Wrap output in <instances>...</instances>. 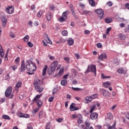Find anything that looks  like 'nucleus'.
<instances>
[{"label":"nucleus","mask_w":129,"mask_h":129,"mask_svg":"<svg viewBox=\"0 0 129 129\" xmlns=\"http://www.w3.org/2000/svg\"><path fill=\"white\" fill-rule=\"evenodd\" d=\"M26 68L28 71H30V72H34L37 69L36 66H35V64L33 63L32 61L27 60L25 64V61L23 60L21 65L20 72H25V69H26Z\"/></svg>","instance_id":"1"},{"label":"nucleus","mask_w":129,"mask_h":129,"mask_svg":"<svg viewBox=\"0 0 129 129\" xmlns=\"http://www.w3.org/2000/svg\"><path fill=\"white\" fill-rule=\"evenodd\" d=\"M41 96H42V94L37 95L32 100L33 102H35L37 104V106H38L32 111L33 113H37L41 107H42V105H43V102L40 99Z\"/></svg>","instance_id":"2"},{"label":"nucleus","mask_w":129,"mask_h":129,"mask_svg":"<svg viewBox=\"0 0 129 129\" xmlns=\"http://www.w3.org/2000/svg\"><path fill=\"white\" fill-rule=\"evenodd\" d=\"M93 72L95 74V76H96V66L94 64H92L91 65V68L90 66L89 65L88 66V68L87 71L85 72V73H89V72Z\"/></svg>","instance_id":"3"},{"label":"nucleus","mask_w":129,"mask_h":129,"mask_svg":"<svg viewBox=\"0 0 129 129\" xmlns=\"http://www.w3.org/2000/svg\"><path fill=\"white\" fill-rule=\"evenodd\" d=\"M12 90L13 88L12 87H9L5 91V96H6V97H9L10 95V98H13V97H14V95L12 94Z\"/></svg>","instance_id":"4"},{"label":"nucleus","mask_w":129,"mask_h":129,"mask_svg":"<svg viewBox=\"0 0 129 129\" xmlns=\"http://www.w3.org/2000/svg\"><path fill=\"white\" fill-rule=\"evenodd\" d=\"M95 13L98 14V17H99L100 20L103 19L104 17V12L101 9H98L95 10Z\"/></svg>","instance_id":"5"},{"label":"nucleus","mask_w":129,"mask_h":129,"mask_svg":"<svg viewBox=\"0 0 129 129\" xmlns=\"http://www.w3.org/2000/svg\"><path fill=\"white\" fill-rule=\"evenodd\" d=\"M57 66H58V61L57 60L53 61L50 66L51 72H53V71H55V70L57 68Z\"/></svg>","instance_id":"6"},{"label":"nucleus","mask_w":129,"mask_h":129,"mask_svg":"<svg viewBox=\"0 0 129 129\" xmlns=\"http://www.w3.org/2000/svg\"><path fill=\"white\" fill-rule=\"evenodd\" d=\"M14 10H15L14 6H9L5 11L7 14L12 15V14H14Z\"/></svg>","instance_id":"7"},{"label":"nucleus","mask_w":129,"mask_h":129,"mask_svg":"<svg viewBox=\"0 0 129 129\" xmlns=\"http://www.w3.org/2000/svg\"><path fill=\"white\" fill-rule=\"evenodd\" d=\"M99 91L101 93H102L103 95L105 97H107L109 96V95H110L109 92H108V91L105 90V89H100Z\"/></svg>","instance_id":"8"},{"label":"nucleus","mask_w":129,"mask_h":129,"mask_svg":"<svg viewBox=\"0 0 129 129\" xmlns=\"http://www.w3.org/2000/svg\"><path fill=\"white\" fill-rule=\"evenodd\" d=\"M107 58V56L106 55V53L103 52L101 55L99 56L98 57V60L100 61H103V59H106Z\"/></svg>","instance_id":"9"},{"label":"nucleus","mask_w":129,"mask_h":129,"mask_svg":"<svg viewBox=\"0 0 129 129\" xmlns=\"http://www.w3.org/2000/svg\"><path fill=\"white\" fill-rule=\"evenodd\" d=\"M70 109L71 111H74L75 110H78L79 108L78 107L75 106V103H73L71 104L70 106Z\"/></svg>","instance_id":"10"},{"label":"nucleus","mask_w":129,"mask_h":129,"mask_svg":"<svg viewBox=\"0 0 129 129\" xmlns=\"http://www.w3.org/2000/svg\"><path fill=\"white\" fill-rule=\"evenodd\" d=\"M92 96H87L86 98L84 99V103H90V102H91L92 101Z\"/></svg>","instance_id":"11"},{"label":"nucleus","mask_w":129,"mask_h":129,"mask_svg":"<svg viewBox=\"0 0 129 129\" xmlns=\"http://www.w3.org/2000/svg\"><path fill=\"white\" fill-rule=\"evenodd\" d=\"M34 87H38V86L41 85V81L39 79H37L35 80L34 83Z\"/></svg>","instance_id":"12"},{"label":"nucleus","mask_w":129,"mask_h":129,"mask_svg":"<svg viewBox=\"0 0 129 129\" xmlns=\"http://www.w3.org/2000/svg\"><path fill=\"white\" fill-rule=\"evenodd\" d=\"M44 39L45 40L46 42L48 43V44H52V41L49 38V36H48V34H45L44 35Z\"/></svg>","instance_id":"13"},{"label":"nucleus","mask_w":129,"mask_h":129,"mask_svg":"<svg viewBox=\"0 0 129 129\" xmlns=\"http://www.w3.org/2000/svg\"><path fill=\"white\" fill-rule=\"evenodd\" d=\"M98 117V114H97L96 113H93L90 115V118L93 120H94L95 119H96Z\"/></svg>","instance_id":"14"},{"label":"nucleus","mask_w":129,"mask_h":129,"mask_svg":"<svg viewBox=\"0 0 129 129\" xmlns=\"http://www.w3.org/2000/svg\"><path fill=\"white\" fill-rule=\"evenodd\" d=\"M117 72L119 74H126V71L123 68L119 69Z\"/></svg>","instance_id":"15"},{"label":"nucleus","mask_w":129,"mask_h":129,"mask_svg":"<svg viewBox=\"0 0 129 129\" xmlns=\"http://www.w3.org/2000/svg\"><path fill=\"white\" fill-rule=\"evenodd\" d=\"M35 90L36 91H38V92H42V91L44 90V89L41 85L37 86V87H35Z\"/></svg>","instance_id":"16"},{"label":"nucleus","mask_w":129,"mask_h":129,"mask_svg":"<svg viewBox=\"0 0 129 129\" xmlns=\"http://www.w3.org/2000/svg\"><path fill=\"white\" fill-rule=\"evenodd\" d=\"M7 18H6V17H3L2 18V25H3V27H6V26L7 25Z\"/></svg>","instance_id":"17"},{"label":"nucleus","mask_w":129,"mask_h":129,"mask_svg":"<svg viewBox=\"0 0 129 129\" xmlns=\"http://www.w3.org/2000/svg\"><path fill=\"white\" fill-rule=\"evenodd\" d=\"M69 14V11L67 10L62 13V17L64 18L66 20H67V16H68Z\"/></svg>","instance_id":"18"},{"label":"nucleus","mask_w":129,"mask_h":129,"mask_svg":"<svg viewBox=\"0 0 129 129\" xmlns=\"http://www.w3.org/2000/svg\"><path fill=\"white\" fill-rule=\"evenodd\" d=\"M78 118H79L78 120V123L79 124H80L82 122V116L81 115V114H78Z\"/></svg>","instance_id":"19"},{"label":"nucleus","mask_w":129,"mask_h":129,"mask_svg":"<svg viewBox=\"0 0 129 129\" xmlns=\"http://www.w3.org/2000/svg\"><path fill=\"white\" fill-rule=\"evenodd\" d=\"M47 69H48V66L45 65L44 66V68H43V70H42V75H43V76H45V75H46V72Z\"/></svg>","instance_id":"20"},{"label":"nucleus","mask_w":129,"mask_h":129,"mask_svg":"<svg viewBox=\"0 0 129 129\" xmlns=\"http://www.w3.org/2000/svg\"><path fill=\"white\" fill-rule=\"evenodd\" d=\"M0 56L2 58L5 56V52H4V49H3V47L2 45L0 44Z\"/></svg>","instance_id":"21"},{"label":"nucleus","mask_w":129,"mask_h":129,"mask_svg":"<svg viewBox=\"0 0 129 129\" xmlns=\"http://www.w3.org/2000/svg\"><path fill=\"white\" fill-rule=\"evenodd\" d=\"M20 86H22V82H18L17 83L16 86H15V89L16 90H18L19 88H20Z\"/></svg>","instance_id":"22"},{"label":"nucleus","mask_w":129,"mask_h":129,"mask_svg":"<svg viewBox=\"0 0 129 129\" xmlns=\"http://www.w3.org/2000/svg\"><path fill=\"white\" fill-rule=\"evenodd\" d=\"M52 18V15H51V13L49 12L46 15V19L47 21H51V19Z\"/></svg>","instance_id":"23"},{"label":"nucleus","mask_w":129,"mask_h":129,"mask_svg":"<svg viewBox=\"0 0 129 129\" xmlns=\"http://www.w3.org/2000/svg\"><path fill=\"white\" fill-rule=\"evenodd\" d=\"M68 42L69 46H72V45H73V44H74V41H73V39H72V38H70L68 40Z\"/></svg>","instance_id":"24"},{"label":"nucleus","mask_w":129,"mask_h":129,"mask_svg":"<svg viewBox=\"0 0 129 129\" xmlns=\"http://www.w3.org/2000/svg\"><path fill=\"white\" fill-rule=\"evenodd\" d=\"M119 37L121 40H124V39H125V38H126V35H125V34H119Z\"/></svg>","instance_id":"25"},{"label":"nucleus","mask_w":129,"mask_h":129,"mask_svg":"<svg viewBox=\"0 0 129 129\" xmlns=\"http://www.w3.org/2000/svg\"><path fill=\"white\" fill-rule=\"evenodd\" d=\"M89 4L91 7H95V2L94 0H89Z\"/></svg>","instance_id":"26"},{"label":"nucleus","mask_w":129,"mask_h":129,"mask_svg":"<svg viewBox=\"0 0 129 129\" xmlns=\"http://www.w3.org/2000/svg\"><path fill=\"white\" fill-rule=\"evenodd\" d=\"M58 21L59 22H60V23H63V22H65L66 21V18L61 16L58 18Z\"/></svg>","instance_id":"27"},{"label":"nucleus","mask_w":129,"mask_h":129,"mask_svg":"<svg viewBox=\"0 0 129 129\" xmlns=\"http://www.w3.org/2000/svg\"><path fill=\"white\" fill-rule=\"evenodd\" d=\"M45 116V115L44 114V112L43 111H41L39 113V118H42V117H44Z\"/></svg>","instance_id":"28"},{"label":"nucleus","mask_w":129,"mask_h":129,"mask_svg":"<svg viewBox=\"0 0 129 129\" xmlns=\"http://www.w3.org/2000/svg\"><path fill=\"white\" fill-rule=\"evenodd\" d=\"M61 85L62 86H66L67 84V80H63L60 82Z\"/></svg>","instance_id":"29"},{"label":"nucleus","mask_w":129,"mask_h":129,"mask_svg":"<svg viewBox=\"0 0 129 129\" xmlns=\"http://www.w3.org/2000/svg\"><path fill=\"white\" fill-rule=\"evenodd\" d=\"M42 15H43V11L42 10H40L37 14L38 18H41L42 17Z\"/></svg>","instance_id":"30"},{"label":"nucleus","mask_w":129,"mask_h":129,"mask_svg":"<svg viewBox=\"0 0 129 129\" xmlns=\"http://www.w3.org/2000/svg\"><path fill=\"white\" fill-rule=\"evenodd\" d=\"M3 118H4V119H7L8 120H11V118L10 117V116L8 115H3L2 116Z\"/></svg>","instance_id":"31"},{"label":"nucleus","mask_w":129,"mask_h":129,"mask_svg":"<svg viewBox=\"0 0 129 129\" xmlns=\"http://www.w3.org/2000/svg\"><path fill=\"white\" fill-rule=\"evenodd\" d=\"M29 39H30V37H29V35H26L23 38V40H24V42H28V41H29Z\"/></svg>","instance_id":"32"},{"label":"nucleus","mask_w":129,"mask_h":129,"mask_svg":"<svg viewBox=\"0 0 129 129\" xmlns=\"http://www.w3.org/2000/svg\"><path fill=\"white\" fill-rule=\"evenodd\" d=\"M103 85L104 87H105V88H107V87H109V86H110L109 83L108 82H106L105 83H104L103 84Z\"/></svg>","instance_id":"33"},{"label":"nucleus","mask_w":129,"mask_h":129,"mask_svg":"<svg viewBox=\"0 0 129 129\" xmlns=\"http://www.w3.org/2000/svg\"><path fill=\"white\" fill-rule=\"evenodd\" d=\"M116 123V122H115L114 123L111 125V126H109L108 127V129H113V128H115V124Z\"/></svg>","instance_id":"34"},{"label":"nucleus","mask_w":129,"mask_h":129,"mask_svg":"<svg viewBox=\"0 0 129 129\" xmlns=\"http://www.w3.org/2000/svg\"><path fill=\"white\" fill-rule=\"evenodd\" d=\"M61 35L62 36H67L68 35V32L67 30H64L62 31Z\"/></svg>","instance_id":"35"},{"label":"nucleus","mask_w":129,"mask_h":129,"mask_svg":"<svg viewBox=\"0 0 129 129\" xmlns=\"http://www.w3.org/2000/svg\"><path fill=\"white\" fill-rule=\"evenodd\" d=\"M72 89H73V90H74L75 91H79L80 90H82V89L79 88H74L73 87H72Z\"/></svg>","instance_id":"36"},{"label":"nucleus","mask_w":129,"mask_h":129,"mask_svg":"<svg viewBox=\"0 0 129 129\" xmlns=\"http://www.w3.org/2000/svg\"><path fill=\"white\" fill-rule=\"evenodd\" d=\"M107 117L109 118V119H112V117H113L112 114H111V113H108Z\"/></svg>","instance_id":"37"},{"label":"nucleus","mask_w":129,"mask_h":129,"mask_svg":"<svg viewBox=\"0 0 129 129\" xmlns=\"http://www.w3.org/2000/svg\"><path fill=\"white\" fill-rule=\"evenodd\" d=\"M112 20L110 18H106L105 19V22L107 24H109V23H111Z\"/></svg>","instance_id":"38"},{"label":"nucleus","mask_w":129,"mask_h":129,"mask_svg":"<svg viewBox=\"0 0 129 129\" xmlns=\"http://www.w3.org/2000/svg\"><path fill=\"white\" fill-rule=\"evenodd\" d=\"M96 107V105H94L92 106V107L91 108V110H90V112L91 113H92L93 112V110H94V109Z\"/></svg>","instance_id":"39"},{"label":"nucleus","mask_w":129,"mask_h":129,"mask_svg":"<svg viewBox=\"0 0 129 129\" xmlns=\"http://www.w3.org/2000/svg\"><path fill=\"white\" fill-rule=\"evenodd\" d=\"M63 73H64V69H61L60 70V71L58 72V75L61 76V75H62V74H63Z\"/></svg>","instance_id":"40"},{"label":"nucleus","mask_w":129,"mask_h":129,"mask_svg":"<svg viewBox=\"0 0 129 129\" xmlns=\"http://www.w3.org/2000/svg\"><path fill=\"white\" fill-rule=\"evenodd\" d=\"M92 99H95L97 97H98V95L97 94H95L91 95Z\"/></svg>","instance_id":"41"},{"label":"nucleus","mask_w":129,"mask_h":129,"mask_svg":"<svg viewBox=\"0 0 129 129\" xmlns=\"http://www.w3.org/2000/svg\"><path fill=\"white\" fill-rule=\"evenodd\" d=\"M64 60L66 61V63H69V62H70V58L69 57H66L64 58Z\"/></svg>","instance_id":"42"},{"label":"nucleus","mask_w":129,"mask_h":129,"mask_svg":"<svg viewBox=\"0 0 129 129\" xmlns=\"http://www.w3.org/2000/svg\"><path fill=\"white\" fill-rule=\"evenodd\" d=\"M111 30V27H109L107 28L106 32V33L107 34V35H109V32H110Z\"/></svg>","instance_id":"43"},{"label":"nucleus","mask_w":129,"mask_h":129,"mask_svg":"<svg viewBox=\"0 0 129 129\" xmlns=\"http://www.w3.org/2000/svg\"><path fill=\"white\" fill-rule=\"evenodd\" d=\"M23 118H29L30 117V115L28 114H25L23 113Z\"/></svg>","instance_id":"44"},{"label":"nucleus","mask_w":129,"mask_h":129,"mask_svg":"<svg viewBox=\"0 0 129 129\" xmlns=\"http://www.w3.org/2000/svg\"><path fill=\"white\" fill-rule=\"evenodd\" d=\"M89 13H90V11H88L87 10H83V13L84 15H88V14H89Z\"/></svg>","instance_id":"45"},{"label":"nucleus","mask_w":129,"mask_h":129,"mask_svg":"<svg viewBox=\"0 0 129 129\" xmlns=\"http://www.w3.org/2000/svg\"><path fill=\"white\" fill-rule=\"evenodd\" d=\"M85 124H86L87 127H89V126H90V123L88 121H86L85 122Z\"/></svg>","instance_id":"46"},{"label":"nucleus","mask_w":129,"mask_h":129,"mask_svg":"<svg viewBox=\"0 0 129 129\" xmlns=\"http://www.w3.org/2000/svg\"><path fill=\"white\" fill-rule=\"evenodd\" d=\"M107 5L108 6V7H112V2H108L107 3Z\"/></svg>","instance_id":"47"},{"label":"nucleus","mask_w":129,"mask_h":129,"mask_svg":"<svg viewBox=\"0 0 129 129\" xmlns=\"http://www.w3.org/2000/svg\"><path fill=\"white\" fill-rule=\"evenodd\" d=\"M17 115L19 117H23L24 113H17Z\"/></svg>","instance_id":"48"},{"label":"nucleus","mask_w":129,"mask_h":129,"mask_svg":"<svg viewBox=\"0 0 129 129\" xmlns=\"http://www.w3.org/2000/svg\"><path fill=\"white\" fill-rule=\"evenodd\" d=\"M114 61H115V64H117V65H118V64L120 63V60H119V59H117L116 58L114 59Z\"/></svg>","instance_id":"49"},{"label":"nucleus","mask_w":129,"mask_h":129,"mask_svg":"<svg viewBox=\"0 0 129 129\" xmlns=\"http://www.w3.org/2000/svg\"><path fill=\"white\" fill-rule=\"evenodd\" d=\"M15 62H16V64H19L20 62V57L19 56L15 59Z\"/></svg>","instance_id":"50"},{"label":"nucleus","mask_w":129,"mask_h":129,"mask_svg":"<svg viewBox=\"0 0 129 129\" xmlns=\"http://www.w3.org/2000/svg\"><path fill=\"white\" fill-rule=\"evenodd\" d=\"M48 58H49V59H50V60H55V57L52 56L51 55H48Z\"/></svg>","instance_id":"51"},{"label":"nucleus","mask_w":129,"mask_h":129,"mask_svg":"<svg viewBox=\"0 0 129 129\" xmlns=\"http://www.w3.org/2000/svg\"><path fill=\"white\" fill-rule=\"evenodd\" d=\"M85 35H89L90 34V31L89 30H86L84 31Z\"/></svg>","instance_id":"52"},{"label":"nucleus","mask_w":129,"mask_h":129,"mask_svg":"<svg viewBox=\"0 0 129 129\" xmlns=\"http://www.w3.org/2000/svg\"><path fill=\"white\" fill-rule=\"evenodd\" d=\"M97 47L98 48H101L102 47V44H101V43H98L97 44Z\"/></svg>","instance_id":"53"},{"label":"nucleus","mask_w":129,"mask_h":129,"mask_svg":"<svg viewBox=\"0 0 129 129\" xmlns=\"http://www.w3.org/2000/svg\"><path fill=\"white\" fill-rule=\"evenodd\" d=\"M53 100H54V97H50L48 99V101L49 102H52V101H53Z\"/></svg>","instance_id":"54"},{"label":"nucleus","mask_w":129,"mask_h":129,"mask_svg":"<svg viewBox=\"0 0 129 129\" xmlns=\"http://www.w3.org/2000/svg\"><path fill=\"white\" fill-rule=\"evenodd\" d=\"M72 84H73L74 85H76V84H77V81H76V80H74L72 81Z\"/></svg>","instance_id":"55"},{"label":"nucleus","mask_w":129,"mask_h":129,"mask_svg":"<svg viewBox=\"0 0 129 129\" xmlns=\"http://www.w3.org/2000/svg\"><path fill=\"white\" fill-rule=\"evenodd\" d=\"M28 46L29 47H30V48H32V47H33V43H32L31 42H28Z\"/></svg>","instance_id":"56"},{"label":"nucleus","mask_w":129,"mask_h":129,"mask_svg":"<svg viewBox=\"0 0 129 129\" xmlns=\"http://www.w3.org/2000/svg\"><path fill=\"white\" fill-rule=\"evenodd\" d=\"M11 68L12 69H13L14 71H15L18 68V66H12Z\"/></svg>","instance_id":"57"},{"label":"nucleus","mask_w":129,"mask_h":129,"mask_svg":"<svg viewBox=\"0 0 129 129\" xmlns=\"http://www.w3.org/2000/svg\"><path fill=\"white\" fill-rule=\"evenodd\" d=\"M11 78L10 77V75L8 74L5 77L6 80H9Z\"/></svg>","instance_id":"58"},{"label":"nucleus","mask_w":129,"mask_h":129,"mask_svg":"<svg viewBox=\"0 0 129 129\" xmlns=\"http://www.w3.org/2000/svg\"><path fill=\"white\" fill-rule=\"evenodd\" d=\"M119 27L120 28H124V27H125V25L124 24H123V23H120L119 24Z\"/></svg>","instance_id":"59"},{"label":"nucleus","mask_w":129,"mask_h":129,"mask_svg":"<svg viewBox=\"0 0 129 129\" xmlns=\"http://www.w3.org/2000/svg\"><path fill=\"white\" fill-rule=\"evenodd\" d=\"M71 11H72V15L74 16V17H75V15L76 14H75V12L74 11V10H73L72 8H71Z\"/></svg>","instance_id":"60"},{"label":"nucleus","mask_w":129,"mask_h":129,"mask_svg":"<svg viewBox=\"0 0 129 129\" xmlns=\"http://www.w3.org/2000/svg\"><path fill=\"white\" fill-rule=\"evenodd\" d=\"M10 37H11V38H12V39H15L16 36H15V35H14V34H13L12 33H11Z\"/></svg>","instance_id":"61"},{"label":"nucleus","mask_w":129,"mask_h":129,"mask_svg":"<svg viewBox=\"0 0 129 129\" xmlns=\"http://www.w3.org/2000/svg\"><path fill=\"white\" fill-rule=\"evenodd\" d=\"M101 78L103 79H105V78H108V77L104 76V74H101Z\"/></svg>","instance_id":"62"},{"label":"nucleus","mask_w":129,"mask_h":129,"mask_svg":"<svg viewBox=\"0 0 129 129\" xmlns=\"http://www.w3.org/2000/svg\"><path fill=\"white\" fill-rule=\"evenodd\" d=\"M75 57L77 59H79L80 56H79V53H75Z\"/></svg>","instance_id":"63"},{"label":"nucleus","mask_w":129,"mask_h":129,"mask_svg":"<svg viewBox=\"0 0 129 129\" xmlns=\"http://www.w3.org/2000/svg\"><path fill=\"white\" fill-rule=\"evenodd\" d=\"M125 7L126 8V9H127L128 10H129V3H127L125 5Z\"/></svg>","instance_id":"64"}]
</instances>
